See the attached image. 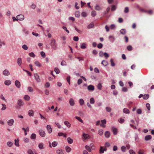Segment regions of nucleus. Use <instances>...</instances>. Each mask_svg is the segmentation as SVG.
<instances>
[{
	"label": "nucleus",
	"mask_w": 154,
	"mask_h": 154,
	"mask_svg": "<svg viewBox=\"0 0 154 154\" xmlns=\"http://www.w3.org/2000/svg\"><path fill=\"white\" fill-rule=\"evenodd\" d=\"M38 147L39 149H43V144L42 143H40L38 145Z\"/></svg>",
	"instance_id": "f704fd0d"
},
{
	"label": "nucleus",
	"mask_w": 154,
	"mask_h": 154,
	"mask_svg": "<svg viewBox=\"0 0 154 154\" xmlns=\"http://www.w3.org/2000/svg\"><path fill=\"white\" fill-rule=\"evenodd\" d=\"M67 141L69 143L72 144L73 143V140L71 139L70 137H69L67 139Z\"/></svg>",
	"instance_id": "b1692460"
},
{
	"label": "nucleus",
	"mask_w": 154,
	"mask_h": 154,
	"mask_svg": "<svg viewBox=\"0 0 154 154\" xmlns=\"http://www.w3.org/2000/svg\"><path fill=\"white\" fill-rule=\"evenodd\" d=\"M17 64L19 66H20L22 63V59L21 58L19 57L17 58Z\"/></svg>",
	"instance_id": "423d86ee"
},
{
	"label": "nucleus",
	"mask_w": 154,
	"mask_h": 154,
	"mask_svg": "<svg viewBox=\"0 0 154 154\" xmlns=\"http://www.w3.org/2000/svg\"><path fill=\"white\" fill-rule=\"evenodd\" d=\"M116 5H113L112 6L111 10L112 11H114L116 9Z\"/></svg>",
	"instance_id": "5fc2aeb1"
},
{
	"label": "nucleus",
	"mask_w": 154,
	"mask_h": 154,
	"mask_svg": "<svg viewBox=\"0 0 154 154\" xmlns=\"http://www.w3.org/2000/svg\"><path fill=\"white\" fill-rule=\"evenodd\" d=\"M75 16L76 17H79L80 16V13L79 11H75Z\"/></svg>",
	"instance_id": "4be33fe9"
},
{
	"label": "nucleus",
	"mask_w": 154,
	"mask_h": 154,
	"mask_svg": "<svg viewBox=\"0 0 154 154\" xmlns=\"http://www.w3.org/2000/svg\"><path fill=\"white\" fill-rule=\"evenodd\" d=\"M105 136L107 138L109 137L110 136V132L108 131H106L105 133Z\"/></svg>",
	"instance_id": "5701e85b"
},
{
	"label": "nucleus",
	"mask_w": 154,
	"mask_h": 154,
	"mask_svg": "<svg viewBox=\"0 0 154 154\" xmlns=\"http://www.w3.org/2000/svg\"><path fill=\"white\" fill-rule=\"evenodd\" d=\"M64 124L68 128H69L71 126V124L70 123L67 121H65L64 122Z\"/></svg>",
	"instance_id": "a211bd4d"
},
{
	"label": "nucleus",
	"mask_w": 154,
	"mask_h": 154,
	"mask_svg": "<svg viewBox=\"0 0 154 154\" xmlns=\"http://www.w3.org/2000/svg\"><path fill=\"white\" fill-rule=\"evenodd\" d=\"M42 57L43 58H45V53L43 51H41L40 53Z\"/></svg>",
	"instance_id": "a18cd8bd"
},
{
	"label": "nucleus",
	"mask_w": 154,
	"mask_h": 154,
	"mask_svg": "<svg viewBox=\"0 0 154 154\" xmlns=\"http://www.w3.org/2000/svg\"><path fill=\"white\" fill-rule=\"evenodd\" d=\"M50 45L52 48H53L54 50H56L57 45L55 40L52 39Z\"/></svg>",
	"instance_id": "f257e3e1"
},
{
	"label": "nucleus",
	"mask_w": 154,
	"mask_h": 154,
	"mask_svg": "<svg viewBox=\"0 0 154 154\" xmlns=\"http://www.w3.org/2000/svg\"><path fill=\"white\" fill-rule=\"evenodd\" d=\"M36 135L35 134H32L30 136V138L32 139L35 140L36 139Z\"/></svg>",
	"instance_id": "393cba45"
},
{
	"label": "nucleus",
	"mask_w": 154,
	"mask_h": 154,
	"mask_svg": "<svg viewBox=\"0 0 154 154\" xmlns=\"http://www.w3.org/2000/svg\"><path fill=\"white\" fill-rule=\"evenodd\" d=\"M82 80L81 79H79L78 80V84L79 85L82 83Z\"/></svg>",
	"instance_id": "680f3d73"
},
{
	"label": "nucleus",
	"mask_w": 154,
	"mask_h": 154,
	"mask_svg": "<svg viewBox=\"0 0 154 154\" xmlns=\"http://www.w3.org/2000/svg\"><path fill=\"white\" fill-rule=\"evenodd\" d=\"M14 122V119H11L8 121L7 123L9 126H12L13 125Z\"/></svg>",
	"instance_id": "f03ea898"
},
{
	"label": "nucleus",
	"mask_w": 154,
	"mask_h": 154,
	"mask_svg": "<svg viewBox=\"0 0 154 154\" xmlns=\"http://www.w3.org/2000/svg\"><path fill=\"white\" fill-rule=\"evenodd\" d=\"M57 154H64V151L62 149H60L56 150Z\"/></svg>",
	"instance_id": "0eeeda50"
},
{
	"label": "nucleus",
	"mask_w": 154,
	"mask_h": 154,
	"mask_svg": "<svg viewBox=\"0 0 154 154\" xmlns=\"http://www.w3.org/2000/svg\"><path fill=\"white\" fill-rule=\"evenodd\" d=\"M152 138V136L150 135H147L145 137V140H148Z\"/></svg>",
	"instance_id": "aec40b11"
},
{
	"label": "nucleus",
	"mask_w": 154,
	"mask_h": 154,
	"mask_svg": "<svg viewBox=\"0 0 154 154\" xmlns=\"http://www.w3.org/2000/svg\"><path fill=\"white\" fill-rule=\"evenodd\" d=\"M83 136L85 139H89L90 138V136L88 134L84 133L83 134Z\"/></svg>",
	"instance_id": "4468645a"
},
{
	"label": "nucleus",
	"mask_w": 154,
	"mask_h": 154,
	"mask_svg": "<svg viewBox=\"0 0 154 154\" xmlns=\"http://www.w3.org/2000/svg\"><path fill=\"white\" fill-rule=\"evenodd\" d=\"M28 115L30 116H33L34 115V112L32 110H29L28 112Z\"/></svg>",
	"instance_id": "dca6fc26"
},
{
	"label": "nucleus",
	"mask_w": 154,
	"mask_h": 154,
	"mask_svg": "<svg viewBox=\"0 0 154 154\" xmlns=\"http://www.w3.org/2000/svg\"><path fill=\"white\" fill-rule=\"evenodd\" d=\"M5 84L6 85H9L11 83V81L9 80H6L5 82Z\"/></svg>",
	"instance_id": "412c9836"
},
{
	"label": "nucleus",
	"mask_w": 154,
	"mask_h": 154,
	"mask_svg": "<svg viewBox=\"0 0 154 154\" xmlns=\"http://www.w3.org/2000/svg\"><path fill=\"white\" fill-rule=\"evenodd\" d=\"M110 63L111 64V65L112 66H115V63L113 61V60L112 59H111L110 60Z\"/></svg>",
	"instance_id": "09e8293b"
},
{
	"label": "nucleus",
	"mask_w": 154,
	"mask_h": 154,
	"mask_svg": "<svg viewBox=\"0 0 154 154\" xmlns=\"http://www.w3.org/2000/svg\"><path fill=\"white\" fill-rule=\"evenodd\" d=\"M54 71L57 74L59 73L60 72V70L59 69L57 68H55Z\"/></svg>",
	"instance_id": "de8ad7c7"
},
{
	"label": "nucleus",
	"mask_w": 154,
	"mask_h": 154,
	"mask_svg": "<svg viewBox=\"0 0 154 154\" xmlns=\"http://www.w3.org/2000/svg\"><path fill=\"white\" fill-rule=\"evenodd\" d=\"M94 26V24L93 23H91L89 25L87 26V28L89 29L91 28H92Z\"/></svg>",
	"instance_id": "bb28decb"
},
{
	"label": "nucleus",
	"mask_w": 154,
	"mask_h": 154,
	"mask_svg": "<svg viewBox=\"0 0 154 154\" xmlns=\"http://www.w3.org/2000/svg\"><path fill=\"white\" fill-rule=\"evenodd\" d=\"M17 104L20 106H22L23 105V103L21 100H19L17 101Z\"/></svg>",
	"instance_id": "9d476101"
},
{
	"label": "nucleus",
	"mask_w": 154,
	"mask_h": 154,
	"mask_svg": "<svg viewBox=\"0 0 154 154\" xmlns=\"http://www.w3.org/2000/svg\"><path fill=\"white\" fill-rule=\"evenodd\" d=\"M24 99L26 100H29L30 99V97L29 95H25L24 97Z\"/></svg>",
	"instance_id": "2f4dec72"
},
{
	"label": "nucleus",
	"mask_w": 154,
	"mask_h": 154,
	"mask_svg": "<svg viewBox=\"0 0 154 154\" xmlns=\"http://www.w3.org/2000/svg\"><path fill=\"white\" fill-rule=\"evenodd\" d=\"M75 118L81 123H83V121L82 119L79 117L75 116Z\"/></svg>",
	"instance_id": "79ce46f5"
},
{
	"label": "nucleus",
	"mask_w": 154,
	"mask_h": 154,
	"mask_svg": "<svg viewBox=\"0 0 154 154\" xmlns=\"http://www.w3.org/2000/svg\"><path fill=\"white\" fill-rule=\"evenodd\" d=\"M69 103L71 106H73L74 105L75 103L74 100L72 98H70L69 101Z\"/></svg>",
	"instance_id": "6e6552de"
},
{
	"label": "nucleus",
	"mask_w": 154,
	"mask_h": 154,
	"mask_svg": "<svg viewBox=\"0 0 154 154\" xmlns=\"http://www.w3.org/2000/svg\"><path fill=\"white\" fill-rule=\"evenodd\" d=\"M127 49L129 51H131L132 49V48L131 45H129L127 46Z\"/></svg>",
	"instance_id": "8fccbe9b"
},
{
	"label": "nucleus",
	"mask_w": 154,
	"mask_h": 154,
	"mask_svg": "<svg viewBox=\"0 0 154 154\" xmlns=\"http://www.w3.org/2000/svg\"><path fill=\"white\" fill-rule=\"evenodd\" d=\"M82 16L83 17H86L87 16V14L84 12H83L82 13Z\"/></svg>",
	"instance_id": "774afa93"
},
{
	"label": "nucleus",
	"mask_w": 154,
	"mask_h": 154,
	"mask_svg": "<svg viewBox=\"0 0 154 154\" xmlns=\"http://www.w3.org/2000/svg\"><path fill=\"white\" fill-rule=\"evenodd\" d=\"M79 39V37L78 36H74L73 37V39L74 41H77Z\"/></svg>",
	"instance_id": "e2e57ef3"
},
{
	"label": "nucleus",
	"mask_w": 154,
	"mask_h": 154,
	"mask_svg": "<svg viewBox=\"0 0 154 154\" xmlns=\"http://www.w3.org/2000/svg\"><path fill=\"white\" fill-rule=\"evenodd\" d=\"M95 9L97 11H100V9L101 8L98 5H96L95 7Z\"/></svg>",
	"instance_id": "49530a36"
},
{
	"label": "nucleus",
	"mask_w": 154,
	"mask_h": 154,
	"mask_svg": "<svg viewBox=\"0 0 154 154\" xmlns=\"http://www.w3.org/2000/svg\"><path fill=\"white\" fill-rule=\"evenodd\" d=\"M120 32L122 34L124 35L126 33V30L125 29H122L120 30Z\"/></svg>",
	"instance_id": "c756f323"
},
{
	"label": "nucleus",
	"mask_w": 154,
	"mask_h": 154,
	"mask_svg": "<svg viewBox=\"0 0 154 154\" xmlns=\"http://www.w3.org/2000/svg\"><path fill=\"white\" fill-rule=\"evenodd\" d=\"M28 90L30 92H32L33 91V89L31 87H29L28 88Z\"/></svg>",
	"instance_id": "bf43d9fd"
},
{
	"label": "nucleus",
	"mask_w": 154,
	"mask_h": 154,
	"mask_svg": "<svg viewBox=\"0 0 154 154\" xmlns=\"http://www.w3.org/2000/svg\"><path fill=\"white\" fill-rule=\"evenodd\" d=\"M142 11L145 12H147V13H148L149 14H151L152 13V10H151L147 11L144 10H142Z\"/></svg>",
	"instance_id": "4c0bfd02"
},
{
	"label": "nucleus",
	"mask_w": 154,
	"mask_h": 154,
	"mask_svg": "<svg viewBox=\"0 0 154 154\" xmlns=\"http://www.w3.org/2000/svg\"><path fill=\"white\" fill-rule=\"evenodd\" d=\"M90 102L91 104H94L95 102V100L93 97L91 98L90 100Z\"/></svg>",
	"instance_id": "72a5a7b5"
},
{
	"label": "nucleus",
	"mask_w": 154,
	"mask_h": 154,
	"mask_svg": "<svg viewBox=\"0 0 154 154\" xmlns=\"http://www.w3.org/2000/svg\"><path fill=\"white\" fill-rule=\"evenodd\" d=\"M85 148L87 149L89 152H91V149L90 147L87 145H86L85 146Z\"/></svg>",
	"instance_id": "e433bc0d"
},
{
	"label": "nucleus",
	"mask_w": 154,
	"mask_h": 154,
	"mask_svg": "<svg viewBox=\"0 0 154 154\" xmlns=\"http://www.w3.org/2000/svg\"><path fill=\"white\" fill-rule=\"evenodd\" d=\"M29 55L31 57H34L35 55L33 52H31L29 54Z\"/></svg>",
	"instance_id": "864d4df0"
},
{
	"label": "nucleus",
	"mask_w": 154,
	"mask_h": 154,
	"mask_svg": "<svg viewBox=\"0 0 154 154\" xmlns=\"http://www.w3.org/2000/svg\"><path fill=\"white\" fill-rule=\"evenodd\" d=\"M40 136L42 137H44L45 136V133L44 131L40 130L39 131Z\"/></svg>",
	"instance_id": "f8f14e48"
},
{
	"label": "nucleus",
	"mask_w": 154,
	"mask_h": 154,
	"mask_svg": "<svg viewBox=\"0 0 154 154\" xmlns=\"http://www.w3.org/2000/svg\"><path fill=\"white\" fill-rule=\"evenodd\" d=\"M65 149H66V151L67 152H69L71 150V149L70 148V147H69V146H66Z\"/></svg>",
	"instance_id": "f3484780"
},
{
	"label": "nucleus",
	"mask_w": 154,
	"mask_h": 154,
	"mask_svg": "<svg viewBox=\"0 0 154 154\" xmlns=\"http://www.w3.org/2000/svg\"><path fill=\"white\" fill-rule=\"evenodd\" d=\"M34 76L36 81L37 82H39L40 81V79L39 78L38 75L37 73H35L34 74Z\"/></svg>",
	"instance_id": "20e7f679"
},
{
	"label": "nucleus",
	"mask_w": 154,
	"mask_h": 154,
	"mask_svg": "<svg viewBox=\"0 0 154 154\" xmlns=\"http://www.w3.org/2000/svg\"><path fill=\"white\" fill-rule=\"evenodd\" d=\"M15 145L17 146H19V140L18 139H15Z\"/></svg>",
	"instance_id": "c85d7f7f"
},
{
	"label": "nucleus",
	"mask_w": 154,
	"mask_h": 154,
	"mask_svg": "<svg viewBox=\"0 0 154 154\" xmlns=\"http://www.w3.org/2000/svg\"><path fill=\"white\" fill-rule=\"evenodd\" d=\"M129 11V9L127 7H126L125 8L124 12L125 13H128Z\"/></svg>",
	"instance_id": "052dcab7"
},
{
	"label": "nucleus",
	"mask_w": 154,
	"mask_h": 154,
	"mask_svg": "<svg viewBox=\"0 0 154 154\" xmlns=\"http://www.w3.org/2000/svg\"><path fill=\"white\" fill-rule=\"evenodd\" d=\"M123 112L125 113H129V110L127 108H124L123 109Z\"/></svg>",
	"instance_id": "ea45409f"
},
{
	"label": "nucleus",
	"mask_w": 154,
	"mask_h": 154,
	"mask_svg": "<svg viewBox=\"0 0 154 154\" xmlns=\"http://www.w3.org/2000/svg\"><path fill=\"white\" fill-rule=\"evenodd\" d=\"M106 150V147L103 148V147L101 146L100 147V153H104V151H105Z\"/></svg>",
	"instance_id": "9b49d317"
},
{
	"label": "nucleus",
	"mask_w": 154,
	"mask_h": 154,
	"mask_svg": "<svg viewBox=\"0 0 154 154\" xmlns=\"http://www.w3.org/2000/svg\"><path fill=\"white\" fill-rule=\"evenodd\" d=\"M15 86L18 88H20V83L18 80H16L15 82Z\"/></svg>",
	"instance_id": "1a4fd4ad"
},
{
	"label": "nucleus",
	"mask_w": 154,
	"mask_h": 154,
	"mask_svg": "<svg viewBox=\"0 0 154 154\" xmlns=\"http://www.w3.org/2000/svg\"><path fill=\"white\" fill-rule=\"evenodd\" d=\"M125 121V120L124 119H119V122L120 123H123Z\"/></svg>",
	"instance_id": "13d9d810"
},
{
	"label": "nucleus",
	"mask_w": 154,
	"mask_h": 154,
	"mask_svg": "<svg viewBox=\"0 0 154 154\" xmlns=\"http://www.w3.org/2000/svg\"><path fill=\"white\" fill-rule=\"evenodd\" d=\"M106 111L108 112H110L111 111V109L110 107H107L106 108Z\"/></svg>",
	"instance_id": "0e129e2a"
},
{
	"label": "nucleus",
	"mask_w": 154,
	"mask_h": 154,
	"mask_svg": "<svg viewBox=\"0 0 154 154\" xmlns=\"http://www.w3.org/2000/svg\"><path fill=\"white\" fill-rule=\"evenodd\" d=\"M10 74V72L8 70L5 69L3 72V75L5 76H8Z\"/></svg>",
	"instance_id": "39448f33"
},
{
	"label": "nucleus",
	"mask_w": 154,
	"mask_h": 154,
	"mask_svg": "<svg viewBox=\"0 0 154 154\" xmlns=\"http://www.w3.org/2000/svg\"><path fill=\"white\" fill-rule=\"evenodd\" d=\"M17 18L18 20H22L24 19V17L23 15L20 14L17 16Z\"/></svg>",
	"instance_id": "7ed1b4c3"
},
{
	"label": "nucleus",
	"mask_w": 154,
	"mask_h": 154,
	"mask_svg": "<svg viewBox=\"0 0 154 154\" xmlns=\"http://www.w3.org/2000/svg\"><path fill=\"white\" fill-rule=\"evenodd\" d=\"M103 46V44L101 43H99L97 45V47L98 48L100 49L102 48Z\"/></svg>",
	"instance_id": "338daca9"
},
{
	"label": "nucleus",
	"mask_w": 154,
	"mask_h": 154,
	"mask_svg": "<svg viewBox=\"0 0 154 154\" xmlns=\"http://www.w3.org/2000/svg\"><path fill=\"white\" fill-rule=\"evenodd\" d=\"M23 140L25 143H27L29 142V139L28 138L24 137L23 138Z\"/></svg>",
	"instance_id": "cd10ccee"
},
{
	"label": "nucleus",
	"mask_w": 154,
	"mask_h": 154,
	"mask_svg": "<svg viewBox=\"0 0 154 154\" xmlns=\"http://www.w3.org/2000/svg\"><path fill=\"white\" fill-rule=\"evenodd\" d=\"M91 15L92 17H94L96 15V12L95 11H93L91 13Z\"/></svg>",
	"instance_id": "c9c22d12"
},
{
	"label": "nucleus",
	"mask_w": 154,
	"mask_h": 154,
	"mask_svg": "<svg viewBox=\"0 0 154 154\" xmlns=\"http://www.w3.org/2000/svg\"><path fill=\"white\" fill-rule=\"evenodd\" d=\"M2 105L3 106V107L1 109L2 110H5L6 109V105L4 104H2Z\"/></svg>",
	"instance_id": "4d7b16f0"
},
{
	"label": "nucleus",
	"mask_w": 154,
	"mask_h": 154,
	"mask_svg": "<svg viewBox=\"0 0 154 154\" xmlns=\"http://www.w3.org/2000/svg\"><path fill=\"white\" fill-rule=\"evenodd\" d=\"M98 134L100 135H102L103 134V130H100L98 131Z\"/></svg>",
	"instance_id": "603ef678"
},
{
	"label": "nucleus",
	"mask_w": 154,
	"mask_h": 154,
	"mask_svg": "<svg viewBox=\"0 0 154 154\" xmlns=\"http://www.w3.org/2000/svg\"><path fill=\"white\" fill-rule=\"evenodd\" d=\"M79 103L81 105H82L84 103V101L82 99H80L79 100Z\"/></svg>",
	"instance_id": "473e14b6"
},
{
	"label": "nucleus",
	"mask_w": 154,
	"mask_h": 154,
	"mask_svg": "<svg viewBox=\"0 0 154 154\" xmlns=\"http://www.w3.org/2000/svg\"><path fill=\"white\" fill-rule=\"evenodd\" d=\"M57 145V142L56 141L53 142L51 144V146L53 147L56 146Z\"/></svg>",
	"instance_id": "7c9ffc66"
},
{
	"label": "nucleus",
	"mask_w": 154,
	"mask_h": 154,
	"mask_svg": "<svg viewBox=\"0 0 154 154\" xmlns=\"http://www.w3.org/2000/svg\"><path fill=\"white\" fill-rule=\"evenodd\" d=\"M7 145L9 147H11L13 145V143L10 142H8L7 143Z\"/></svg>",
	"instance_id": "58836bf2"
},
{
	"label": "nucleus",
	"mask_w": 154,
	"mask_h": 154,
	"mask_svg": "<svg viewBox=\"0 0 154 154\" xmlns=\"http://www.w3.org/2000/svg\"><path fill=\"white\" fill-rule=\"evenodd\" d=\"M22 48L25 50H27L28 49L27 46L26 45H23L22 46Z\"/></svg>",
	"instance_id": "37998d69"
},
{
	"label": "nucleus",
	"mask_w": 154,
	"mask_h": 154,
	"mask_svg": "<svg viewBox=\"0 0 154 154\" xmlns=\"http://www.w3.org/2000/svg\"><path fill=\"white\" fill-rule=\"evenodd\" d=\"M101 64L103 65L104 66H106L107 65V62L105 60H103L101 62Z\"/></svg>",
	"instance_id": "a19ab883"
},
{
	"label": "nucleus",
	"mask_w": 154,
	"mask_h": 154,
	"mask_svg": "<svg viewBox=\"0 0 154 154\" xmlns=\"http://www.w3.org/2000/svg\"><path fill=\"white\" fill-rule=\"evenodd\" d=\"M149 97V95L148 94H145L143 96V98L145 100L147 99Z\"/></svg>",
	"instance_id": "c03bdc74"
},
{
	"label": "nucleus",
	"mask_w": 154,
	"mask_h": 154,
	"mask_svg": "<svg viewBox=\"0 0 154 154\" xmlns=\"http://www.w3.org/2000/svg\"><path fill=\"white\" fill-rule=\"evenodd\" d=\"M113 133L114 134L116 135L117 134L118 130L116 128L112 127V128Z\"/></svg>",
	"instance_id": "ddd939ff"
},
{
	"label": "nucleus",
	"mask_w": 154,
	"mask_h": 154,
	"mask_svg": "<svg viewBox=\"0 0 154 154\" xmlns=\"http://www.w3.org/2000/svg\"><path fill=\"white\" fill-rule=\"evenodd\" d=\"M88 89L89 91H93L94 90V87L92 85H89L88 87Z\"/></svg>",
	"instance_id": "2eb2a0df"
},
{
	"label": "nucleus",
	"mask_w": 154,
	"mask_h": 154,
	"mask_svg": "<svg viewBox=\"0 0 154 154\" xmlns=\"http://www.w3.org/2000/svg\"><path fill=\"white\" fill-rule=\"evenodd\" d=\"M86 45L87 44L86 43H83L80 46L81 48L83 49H85L86 48Z\"/></svg>",
	"instance_id": "6ab92c4d"
},
{
	"label": "nucleus",
	"mask_w": 154,
	"mask_h": 154,
	"mask_svg": "<svg viewBox=\"0 0 154 154\" xmlns=\"http://www.w3.org/2000/svg\"><path fill=\"white\" fill-rule=\"evenodd\" d=\"M27 153L29 154H34V153H33L32 151L30 149H29L27 151Z\"/></svg>",
	"instance_id": "69168bd1"
},
{
	"label": "nucleus",
	"mask_w": 154,
	"mask_h": 154,
	"mask_svg": "<svg viewBox=\"0 0 154 154\" xmlns=\"http://www.w3.org/2000/svg\"><path fill=\"white\" fill-rule=\"evenodd\" d=\"M35 64L36 66L39 67L41 66V64L38 61H35Z\"/></svg>",
	"instance_id": "a878e982"
},
{
	"label": "nucleus",
	"mask_w": 154,
	"mask_h": 154,
	"mask_svg": "<svg viewBox=\"0 0 154 154\" xmlns=\"http://www.w3.org/2000/svg\"><path fill=\"white\" fill-rule=\"evenodd\" d=\"M97 88L100 90H101L102 87V86L100 83L98 84L97 86Z\"/></svg>",
	"instance_id": "3c124183"
},
{
	"label": "nucleus",
	"mask_w": 154,
	"mask_h": 154,
	"mask_svg": "<svg viewBox=\"0 0 154 154\" xmlns=\"http://www.w3.org/2000/svg\"><path fill=\"white\" fill-rule=\"evenodd\" d=\"M61 65L62 66H66V63L64 60H63L61 63Z\"/></svg>",
	"instance_id": "6e6d98bb"
}]
</instances>
